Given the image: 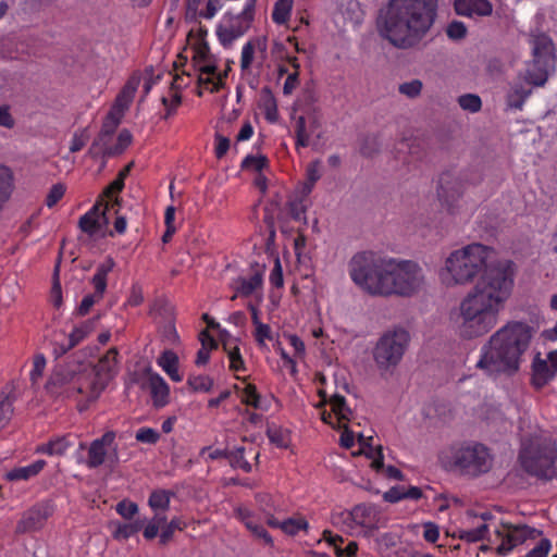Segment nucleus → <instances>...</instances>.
Returning a JSON list of instances; mask_svg holds the SVG:
<instances>
[{
	"label": "nucleus",
	"instance_id": "nucleus-28",
	"mask_svg": "<svg viewBox=\"0 0 557 557\" xmlns=\"http://www.w3.org/2000/svg\"><path fill=\"white\" fill-rule=\"evenodd\" d=\"M14 189V175L10 168L0 164V212L11 198Z\"/></svg>",
	"mask_w": 557,
	"mask_h": 557
},
{
	"label": "nucleus",
	"instance_id": "nucleus-37",
	"mask_svg": "<svg viewBox=\"0 0 557 557\" xmlns=\"http://www.w3.org/2000/svg\"><path fill=\"white\" fill-rule=\"evenodd\" d=\"M237 292L242 296H250L262 284V275L256 272L250 278H238Z\"/></svg>",
	"mask_w": 557,
	"mask_h": 557
},
{
	"label": "nucleus",
	"instance_id": "nucleus-18",
	"mask_svg": "<svg viewBox=\"0 0 557 557\" xmlns=\"http://www.w3.org/2000/svg\"><path fill=\"white\" fill-rule=\"evenodd\" d=\"M557 373V350L547 354L545 359L535 356L532 362V384L535 388L547 385Z\"/></svg>",
	"mask_w": 557,
	"mask_h": 557
},
{
	"label": "nucleus",
	"instance_id": "nucleus-2",
	"mask_svg": "<svg viewBox=\"0 0 557 557\" xmlns=\"http://www.w3.org/2000/svg\"><path fill=\"white\" fill-rule=\"evenodd\" d=\"M116 348H111L95 366L81 359L59 366L47 382L46 388L55 397L84 400V405H78L82 411L99 398L116 374Z\"/></svg>",
	"mask_w": 557,
	"mask_h": 557
},
{
	"label": "nucleus",
	"instance_id": "nucleus-61",
	"mask_svg": "<svg viewBox=\"0 0 557 557\" xmlns=\"http://www.w3.org/2000/svg\"><path fill=\"white\" fill-rule=\"evenodd\" d=\"M299 85V73L292 72L287 74V77L283 85V94L290 95Z\"/></svg>",
	"mask_w": 557,
	"mask_h": 557
},
{
	"label": "nucleus",
	"instance_id": "nucleus-1",
	"mask_svg": "<svg viewBox=\"0 0 557 557\" xmlns=\"http://www.w3.org/2000/svg\"><path fill=\"white\" fill-rule=\"evenodd\" d=\"M354 283L373 296L410 297L424 284L422 268L414 261L360 251L348 263Z\"/></svg>",
	"mask_w": 557,
	"mask_h": 557
},
{
	"label": "nucleus",
	"instance_id": "nucleus-50",
	"mask_svg": "<svg viewBox=\"0 0 557 557\" xmlns=\"http://www.w3.org/2000/svg\"><path fill=\"white\" fill-rule=\"evenodd\" d=\"M423 84L420 79H412L399 85V92L408 98H416L421 94Z\"/></svg>",
	"mask_w": 557,
	"mask_h": 557
},
{
	"label": "nucleus",
	"instance_id": "nucleus-57",
	"mask_svg": "<svg viewBox=\"0 0 557 557\" xmlns=\"http://www.w3.org/2000/svg\"><path fill=\"white\" fill-rule=\"evenodd\" d=\"M552 545L549 540L542 539L540 543L532 548L524 557H547Z\"/></svg>",
	"mask_w": 557,
	"mask_h": 557
},
{
	"label": "nucleus",
	"instance_id": "nucleus-13",
	"mask_svg": "<svg viewBox=\"0 0 557 557\" xmlns=\"http://www.w3.org/2000/svg\"><path fill=\"white\" fill-rule=\"evenodd\" d=\"M194 61L199 69L198 75V96H202L203 90L218 92L224 86L226 73L218 71V66L211 61L209 46L203 42L195 48Z\"/></svg>",
	"mask_w": 557,
	"mask_h": 557
},
{
	"label": "nucleus",
	"instance_id": "nucleus-23",
	"mask_svg": "<svg viewBox=\"0 0 557 557\" xmlns=\"http://www.w3.org/2000/svg\"><path fill=\"white\" fill-rule=\"evenodd\" d=\"M455 12L465 17H487L493 13V4L490 0H455Z\"/></svg>",
	"mask_w": 557,
	"mask_h": 557
},
{
	"label": "nucleus",
	"instance_id": "nucleus-34",
	"mask_svg": "<svg viewBox=\"0 0 557 557\" xmlns=\"http://www.w3.org/2000/svg\"><path fill=\"white\" fill-rule=\"evenodd\" d=\"M330 404L332 406V411L337 417L338 422L349 421L351 419L352 412L347 406L344 396L334 394L330 399Z\"/></svg>",
	"mask_w": 557,
	"mask_h": 557
},
{
	"label": "nucleus",
	"instance_id": "nucleus-31",
	"mask_svg": "<svg viewBox=\"0 0 557 557\" xmlns=\"http://www.w3.org/2000/svg\"><path fill=\"white\" fill-rule=\"evenodd\" d=\"M45 465V460H37L29 466L13 469L7 473V479L9 481L28 480L37 475L44 469Z\"/></svg>",
	"mask_w": 557,
	"mask_h": 557
},
{
	"label": "nucleus",
	"instance_id": "nucleus-9",
	"mask_svg": "<svg viewBox=\"0 0 557 557\" xmlns=\"http://www.w3.org/2000/svg\"><path fill=\"white\" fill-rule=\"evenodd\" d=\"M459 334L462 338L472 339L488 333L498 321L499 310L466 296L459 306Z\"/></svg>",
	"mask_w": 557,
	"mask_h": 557
},
{
	"label": "nucleus",
	"instance_id": "nucleus-4",
	"mask_svg": "<svg viewBox=\"0 0 557 557\" xmlns=\"http://www.w3.org/2000/svg\"><path fill=\"white\" fill-rule=\"evenodd\" d=\"M533 329L519 321H511L497 330L481 347L475 367L487 375H513L528 350Z\"/></svg>",
	"mask_w": 557,
	"mask_h": 557
},
{
	"label": "nucleus",
	"instance_id": "nucleus-64",
	"mask_svg": "<svg viewBox=\"0 0 557 557\" xmlns=\"http://www.w3.org/2000/svg\"><path fill=\"white\" fill-rule=\"evenodd\" d=\"M423 537L430 543H435L438 540L440 531L438 527L432 522L424 523L423 525Z\"/></svg>",
	"mask_w": 557,
	"mask_h": 557
},
{
	"label": "nucleus",
	"instance_id": "nucleus-43",
	"mask_svg": "<svg viewBox=\"0 0 557 557\" xmlns=\"http://www.w3.org/2000/svg\"><path fill=\"white\" fill-rule=\"evenodd\" d=\"M186 528V523L182 521L180 518H173L169 523H166L161 533L159 542L161 545H166L171 539L173 537V534L175 530H184Z\"/></svg>",
	"mask_w": 557,
	"mask_h": 557
},
{
	"label": "nucleus",
	"instance_id": "nucleus-51",
	"mask_svg": "<svg viewBox=\"0 0 557 557\" xmlns=\"http://www.w3.org/2000/svg\"><path fill=\"white\" fill-rule=\"evenodd\" d=\"M12 403L4 393H0V428H3L11 418Z\"/></svg>",
	"mask_w": 557,
	"mask_h": 557
},
{
	"label": "nucleus",
	"instance_id": "nucleus-33",
	"mask_svg": "<svg viewBox=\"0 0 557 557\" xmlns=\"http://www.w3.org/2000/svg\"><path fill=\"white\" fill-rule=\"evenodd\" d=\"M323 536L331 545L334 546L335 554L338 557H343V556L352 557L358 549V545L356 542H349L345 548H342L338 545V543H343V539L339 535H332V533L330 531H324Z\"/></svg>",
	"mask_w": 557,
	"mask_h": 557
},
{
	"label": "nucleus",
	"instance_id": "nucleus-47",
	"mask_svg": "<svg viewBox=\"0 0 557 557\" xmlns=\"http://www.w3.org/2000/svg\"><path fill=\"white\" fill-rule=\"evenodd\" d=\"M115 509L121 517L129 521L138 513L137 504L128 499L119 502Z\"/></svg>",
	"mask_w": 557,
	"mask_h": 557
},
{
	"label": "nucleus",
	"instance_id": "nucleus-7",
	"mask_svg": "<svg viewBox=\"0 0 557 557\" xmlns=\"http://www.w3.org/2000/svg\"><path fill=\"white\" fill-rule=\"evenodd\" d=\"M518 461L531 476L549 481L556 476L557 446L548 436L534 435L524 438L519 450Z\"/></svg>",
	"mask_w": 557,
	"mask_h": 557
},
{
	"label": "nucleus",
	"instance_id": "nucleus-39",
	"mask_svg": "<svg viewBox=\"0 0 557 557\" xmlns=\"http://www.w3.org/2000/svg\"><path fill=\"white\" fill-rule=\"evenodd\" d=\"M94 329L95 320L85 321L79 326L75 327L69 335L70 347H75L76 345H78L88 334H90L94 331Z\"/></svg>",
	"mask_w": 557,
	"mask_h": 557
},
{
	"label": "nucleus",
	"instance_id": "nucleus-56",
	"mask_svg": "<svg viewBox=\"0 0 557 557\" xmlns=\"http://www.w3.org/2000/svg\"><path fill=\"white\" fill-rule=\"evenodd\" d=\"M245 397L243 398V401L249 406H252L255 408L260 407V395L257 392V388L252 384H248L244 389Z\"/></svg>",
	"mask_w": 557,
	"mask_h": 557
},
{
	"label": "nucleus",
	"instance_id": "nucleus-46",
	"mask_svg": "<svg viewBox=\"0 0 557 557\" xmlns=\"http://www.w3.org/2000/svg\"><path fill=\"white\" fill-rule=\"evenodd\" d=\"M468 28L461 21L454 20L446 26V35L451 40H461L467 36Z\"/></svg>",
	"mask_w": 557,
	"mask_h": 557
},
{
	"label": "nucleus",
	"instance_id": "nucleus-17",
	"mask_svg": "<svg viewBox=\"0 0 557 557\" xmlns=\"http://www.w3.org/2000/svg\"><path fill=\"white\" fill-rule=\"evenodd\" d=\"M114 265L115 262L111 257H108L104 262L98 265L91 280L95 287V294L87 295L83 298L79 307L77 308L78 315L87 314L90 308L102 298L107 288V276L113 270Z\"/></svg>",
	"mask_w": 557,
	"mask_h": 557
},
{
	"label": "nucleus",
	"instance_id": "nucleus-30",
	"mask_svg": "<svg viewBox=\"0 0 557 557\" xmlns=\"http://www.w3.org/2000/svg\"><path fill=\"white\" fill-rule=\"evenodd\" d=\"M158 364L164 372L175 382L182 381V375L178 373V358L172 350H165L158 358Z\"/></svg>",
	"mask_w": 557,
	"mask_h": 557
},
{
	"label": "nucleus",
	"instance_id": "nucleus-41",
	"mask_svg": "<svg viewBox=\"0 0 557 557\" xmlns=\"http://www.w3.org/2000/svg\"><path fill=\"white\" fill-rule=\"evenodd\" d=\"M309 524L305 518H288L282 521L281 530L287 535H296L299 531H307Z\"/></svg>",
	"mask_w": 557,
	"mask_h": 557
},
{
	"label": "nucleus",
	"instance_id": "nucleus-16",
	"mask_svg": "<svg viewBox=\"0 0 557 557\" xmlns=\"http://www.w3.org/2000/svg\"><path fill=\"white\" fill-rule=\"evenodd\" d=\"M542 535V531L527 524L503 523L502 529L496 530V536L502 540L496 552L499 555H507L518 545L528 540H536Z\"/></svg>",
	"mask_w": 557,
	"mask_h": 557
},
{
	"label": "nucleus",
	"instance_id": "nucleus-62",
	"mask_svg": "<svg viewBox=\"0 0 557 557\" xmlns=\"http://www.w3.org/2000/svg\"><path fill=\"white\" fill-rule=\"evenodd\" d=\"M255 331V337L257 343L262 346L264 345V339H271V327L264 323H258Z\"/></svg>",
	"mask_w": 557,
	"mask_h": 557
},
{
	"label": "nucleus",
	"instance_id": "nucleus-20",
	"mask_svg": "<svg viewBox=\"0 0 557 557\" xmlns=\"http://www.w3.org/2000/svg\"><path fill=\"white\" fill-rule=\"evenodd\" d=\"M349 515L354 522L371 530L385 528L387 523V518L382 513L379 507L371 504L357 505Z\"/></svg>",
	"mask_w": 557,
	"mask_h": 557
},
{
	"label": "nucleus",
	"instance_id": "nucleus-55",
	"mask_svg": "<svg viewBox=\"0 0 557 557\" xmlns=\"http://www.w3.org/2000/svg\"><path fill=\"white\" fill-rule=\"evenodd\" d=\"M64 193L65 186L63 184H54L46 197L47 207L52 208L64 196Z\"/></svg>",
	"mask_w": 557,
	"mask_h": 557
},
{
	"label": "nucleus",
	"instance_id": "nucleus-29",
	"mask_svg": "<svg viewBox=\"0 0 557 557\" xmlns=\"http://www.w3.org/2000/svg\"><path fill=\"white\" fill-rule=\"evenodd\" d=\"M111 525L114 528L113 537L117 541L127 540L128 537L136 534L144 527V521L139 519L131 520L128 522H111Z\"/></svg>",
	"mask_w": 557,
	"mask_h": 557
},
{
	"label": "nucleus",
	"instance_id": "nucleus-54",
	"mask_svg": "<svg viewBox=\"0 0 557 557\" xmlns=\"http://www.w3.org/2000/svg\"><path fill=\"white\" fill-rule=\"evenodd\" d=\"M320 174L318 171V162H311L307 168V182L305 183L304 189L306 194L311 193L313 185L319 180Z\"/></svg>",
	"mask_w": 557,
	"mask_h": 557
},
{
	"label": "nucleus",
	"instance_id": "nucleus-48",
	"mask_svg": "<svg viewBox=\"0 0 557 557\" xmlns=\"http://www.w3.org/2000/svg\"><path fill=\"white\" fill-rule=\"evenodd\" d=\"M187 383L194 392H209L213 386V380L206 375L189 376Z\"/></svg>",
	"mask_w": 557,
	"mask_h": 557
},
{
	"label": "nucleus",
	"instance_id": "nucleus-44",
	"mask_svg": "<svg viewBox=\"0 0 557 557\" xmlns=\"http://www.w3.org/2000/svg\"><path fill=\"white\" fill-rule=\"evenodd\" d=\"M268 159L263 154L247 156L242 162V169L246 171H255L261 173L267 166Z\"/></svg>",
	"mask_w": 557,
	"mask_h": 557
},
{
	"label": "nucleus",
	"instance_id": "nucleus-53",
	"mask_svg": "<svg viewBox=\"0 0 557 557\" xmlns=\"http://www.w3.org/2000/svg\"><path fill=\"white\" fill-rule=\"evenodd\" d=\"M181 102H182V97L176 91L172 92L170 98L162 97V103L166 111L164 117H170L176 111V109L180 107Z\"/></svg>",
	"mask_w": 557,
	"mask_h": 557
},
{
	"label": "nucleus",
	"instance_id": "nucleus-8",
	"mask_svg": "<svg viewBox=\"0 0 557 557\" xmlns=\"http://www.w3.org/2000/svg\"><path fill=\"white\" fill-rule=\"evenodd\" d=\"M447 458L451 469L469 478H478L490 472L494 463L490 448L478 442L453 445Z\"/></svg>",
	"mask_w": 557,
	"mask_h": 557
},
{
	"label": "nucleus",
	"instance_id": "nucleus-63",
	"mask_svg": "<svg viewBox=\"0 0 557 557\" xmlns=\"http://www.w3.org/2000/svg\"><path fill=\"white\" fill-rule=\"evenodd\" d=\"M359 152L366 158H373L380 152L377 141H362L359 147Z\"/></svg>",
	"mask_w": 557,
	"mask_h": 557
},
{
	"label": "nucleus",
	"instance_id": "nucleus-60",
	"mask_svg": "<svg viewBox=\"0 0 557 557\" xmlns=\"http://www.w3.org/2000/svg\"><path fill=\"white\" fill-rule=\"evenodd\" d=\"M383 498L388 503H397L405 499V486H394L384 493Z\"/></svg>",
	"mask_w": 557,
	"mask_h": 557
},
{
	"label": "nucleus",
	"instance_id": "nucleus-14",
	"mask_svg": "<svg viewBox=\"0 0 557 557\" xmlns=\"http://www.w3.org/2000/svg\"><path fill=\"white\" fill-rule=\"evenodd\" d=\"M256 13L246 11L245 8L239 13L232 14L226 12L222 23L216 28V36L224 46H231L236 39L244 36L251 27Z\"/></svg>",
	"mask_w": 557,
	"mask_h": 557
},
{
	"label": "nucleus",
	"instance_id": "nucleus-25",
	"mask_svg": "<svg viewBox=\"0 0 557 557\" xmlns=\"http://www.w3.org/2000/svg\"><path fill=\"white\" fill-rule=\"evenodd\" d=\"M49 516L50 509L48 506H35L23 515L17 523L16 530L21 533L35 531L42 527Z\"/></svg>",
	"mask_w": 557,
	"mask_h": 557
},
{
	"label": "nucleus",
	"instance_id": "nucleus-22",
	"mask_svg": "<svg viewBox=\"0 0 557 557\" xmlns=\"http://www.w3.org/2000/svg\"><path fill=\"white\" fill-rule=\"evenodd\" d=\"M108 209V202L103 203L102 200H98L87 213L81 216L78 227L90 236L95 235L101 227V219L104 223H108L106 215Z\"/></svg>",
	"mask_w": 557,
	"mask_h": 557
},
{
	"label": "nucleus",
	"instance_id": "nucleus-40",
	"mask_svg": "<svg viewBox=\"0 0 557 557\" xmlns=\"http://www.w3.org/2000/svg\"><path fill=\"white\" fill-rule=\"evenodd\" d=\"M124 116L116 114L115 112L109 110L107 115L103 119L100 136L108 137L115 133L116 128L121 124V121Z\"/></svg>",
	"mask_w": 557,
	"mask_h": 557
},
{
	"label": "nucleus",
	"instance_id": "nucleus-35",
	"mask_svg": "<svg viewBox=\"0 0 557 557\" xmlns=\"http://www.w3.org/2000/svg\"><path fill=\"white\" fill-rule=\"evenodd\" d=\"M171 495L166 490H156L150 494L148 504L154 511H165L170 507Z\"/></svg>",
	"mask_w": 557,
	"mask_h": 557
},
{
	"label": "nucleus",
	"instance_id": "nucleus-59",
	"mask_svg": "<svg viewBox=\"0 0 557 557\" xmlns=\"http://www.w3.org/2000/svg\"><path fill=\"white\" fill-rule=\"evenodd\" d=\"M256 500L259 505L260 510L263 513H269L274 509V503L272 496L267 493H259L256 495Z\"/></svg>",
	"mask_w": 557,
	"mask_h": 557
},
{
	"label": "nucleus",
	"instance_id": "nucleus-3",
	"mask_svg": "<svg viewBox=\"0 0 557 557\" xmlns=\"http://www.w3.org/2000/svg\"><path fill=\"white\" fill-rule=\"evenodd\" d=\"M437 16V0H389L380 11V35L398 49L417 47Z\"/></svg>",
	"mask_w": 557,
	"mask_h": 557
},
{
	"label": "nucleus",
	"instance_id": "nucleus-32",
	"mask_svg": "<svg viewBox=\"0 0 557 557\" xmlns=\"http://www.w3.org/2000/svg\"><path fill=\"white\" fill-rule=\"evenodd\" d=\"M70 435L57 437L54 440L49 441L47 444L39 446L37 448V451L51 456H62L65 454L67 448L72 446V442L70 441Z\"/></svg>",
	"mask_w": 557,
	"mask_h": 557
},
{
	"label": "nucleus",
	"instance_id": "nucleus-6",
	"mask_svg": "<svg viewBox=\"0 0 557 557\" xmlns=\"http://www.w3.org/2000/svg\"><path fill=\"white\" fill-rule=\"evenodd\" d=\"M493 250L482 244H470L454 250L441 272L442 282L448 286L473 283L492 261Z\"/></svg>",
	"mask_w": 557,
	"mask_h": 557
},
{
	"label": "nucleus",
	"instance_id": "nucleus-52",
	"mask_svg": "<svg viewBox=\"0 0 557 557\" xmlns=\"http://www.w3.org/2000/svg\"><path fill=\"white\" fill-rule=\"evenodd\" d=\"M135 438L140 443L156 444L160 438V434L154 429L141 428L136 432Z\"/></svg>",
	"mask_w": 557,
	"mask_h": 557
},
{
	"label": "nucleus",
	"instance_id": "nucleus-45",
	"mask_svg": "<svg viewBox=\"0 0 557 557\" xmlns=\"http://www.w3.org/2000/svg\"><path fill=\"white\" fill-rule=\"evenodd\" d=\"M458 103L461 109L469 111L471 113H475L480 111L482 107L481 98L474 94H466L458 98Z\"/></svg>",
	"mask_w": 557,
	"mask_h": 557
},
{
	"label": "nucleus",
	"instance_id": "nucleus-36",
	"mask_svg": "<svg viewBox=\"0 0 557 557\" xmlns=\"http://www.w3.org/2000/svg\"><path fill=\"white\" fill-rule=\"evenodd\" d=\"M532 90L522 85H516L512 87L511 91L508 94V104L511 108L521 110L523 103L531 95Z\"/></svg>",
	"mask_w": 557,
	"mask_h": 557
},
{
	"label": "nucleus",
	"instance_id": "nucleus-10",
	"mask_svg": "<svg viewBox=\"0 0 557 557\" xmlns=\"http://www.w3.org/2000/svg\"><path fill=\"white\" fill-rule=\"evenodd\" d=\"M410 334L401 326L385 331L377 339L373 349V358L379 369L396 368L409 346Z\"/></svg>",
	"mask_w": 557,
	"mask_h": 557
},
{
	"label": "nucleus",
	"instance_id": "nucleus-27",
	"mask_svg": "<svg viewBox=\"0 0 557 557\" xmlns=\"http://www.w3.org/2000/svg\"><path fill=\"white\" fill-rule=\"evenodd\" d=\"M257 107L268 122L273 123L277 121V102L270 87L264 86L260 90Z\"/></svg>",
	"mask_w": 557,
	"mask_h": 557
},
{
	"label": "nucleus",
	"instance_id": "nucleus-49",
	"mask_svg": "<svg viewBox=\"0 0 557 557\" xmlns=\"http://www.w3.org/2000/svg\"><path fill=\"white\" fill-rule=\"evenodd\" d=\"M267 435L272 444H275L280 448H286L288 446L287 432L280 428H268Z\"/></svg>",
	"mask_w": 557,
	"mask_h": 557
},
{
	"label": "nucleus",
	"instance_id": "nucleus-19",
	"mask_svg": "<svg viewBox=\"0 0 557 557\" xmlns=\"http://www.w3.org/2000/svg\"><path fill=\"white\" fill-rule=\"evenodd\" d=\"M267 39L265 38H257L255 40L247 41L242 48L240 54V70L244 77H246L248 86L256 90L259 86L258 76L251 73V64L255 57V51L258 49L261 53L267 52Z\"/></svg>",
	"mask_w": 557,
	"mask_h": 557
},
{
	"label": "nucleus",
	"instance_id": "nucleus-21",
	"mask_svg": "<svg viewBox=\"0 0 557 557\" xmlns=\"http://www.w3.org/2000/svg\"><path fill=\"white\" fill-rule=\"evenodd\" d=\"M145 381L143 388H148L151 395L152 405L156 408H162L170 401V388L166 382L158 373H153L150 368L144 371Z\"/></svg>",
	"mask_w": 557,
	"mask_h": 557
},
{
	"label": "nucleus",
	"instance_id": "nucleus-38",
	"mask_svg": "<svg viewBox=\"0 0 557 557\" xmlns=\"http://www.w3.org/2000/svg\"><path fill=\"white\" fill-rule=\"evenodd\" d=\"M292 12V0H278L272 12V20L274 23L282 25L285 24Z\"/></svg>",
	"mask_w": 557,
	"mask_h": 557
},
{
	"label": "nucleus",
	"instance_id": "nucleus-24",
	"mask_svg": "<svg viewBox=\"0 0 557 557\" xmlns=\"http://www.w3.org/2000/svg\"><path fill=\"white\" fill-rule=\"evenodd\" d=\"M235 516L245 524V527L252 533L253 536L263 540L267 545L273 546L272 536L259 522V519L255 512L245 507H237L235 509Z\"/></svg>",
	"mask_w": 557,
	"mask_h": 557
},
{
	"label": "nucleus",
	"instance_id": "nucleus-12",
	"mask_svg": "<svg viewBox=\"0 0 557 557\" xmlns=\"http://www.w3.org/2000/svg\"><path fill=\"white\" fill-rule=\"evenodd\" d=\"M553 50V41L546 35H539L533 38V60L525 72V81L529 84L543 86L547 82L548 74L555 66Z\"/></svg>",
	"mask_w": 557,
	"mask_h": 557
},
{
	"label": "nucleus",
	"instance_id": "nucleus-15",
	"mask_svg": "<svg viewBox=\"0 0 557 557\" xmlns=\"http://www.w3.org/2000/svg\"><path fill=\"white\" fill-rule=\"evenodd\" d=\"M115 432L107 431L100 438L94 440L89 447L85 465L89 469H96L108 463L114 467L119 462L117 445L115 444Z\"/></svg>",
	"mask_w": 557,
	"mask_h": 557
},
{
	"label": "nucleus",
	"instance_id": "nucleus-42",
	"mask_svg": "<svg viewBox=\"0 0 557 557\" xmlns=\"http://www.w3.org/2000/svg\"><path fill=\"white\" fill-rule=\"evenodd\" d=\"M244 447H236L232 450H227V459L232 467L239 468L245 472H250L251 465L244 458Z\"/></svg>",
	"mask_w": 557,
	"mask_h": 557
},
{
	"label": "nucleus",
	"instance_id": "nucleus-11",
	"mask_svg": "<svg viewBox=\"0 0 557 557\" xmlns=\"http://www.w3.org/2000/svg\"><path fill=\"white\" fill-rule=\"evenodd\" d=\"M481 181L482 176L478 173L472 177L468 174L460 175L453 171H445L441 173L436 188V195L441 206L449 214L458 213L466 183L475 185Z\"/></svg>",
	"mask_w": 557,
	"mask_h": 557
},
{
	"label": "nucleus",
	"instance_id": "nucleus-26",
	"mask_svg": "<svg viewBox=\"0 0 557 557\" xmlns=\"http://www.w3.org/2000/svg\"><path fill=\"white\" fill-rule=\"evenodd\" d=\"M138 84L139 82L136 78H129L117 94L110 110L124 116L134 100Z\"/></svg>",
	"mask_w": 557,
	"mask_h": 557
},
{
	"label": "nucleus",
	"instance_id": "nucleus-5",
	"mask_svg": "<svg viewBox=\"0 0 557 557\" xmlns=\"http://www.w3.org/2000/svg\"><path fill=\"white\" fill-rule=\"evenodd\" d=\"M513 278L511 261L492 260L467 296L500 311L511 295Z\"/></svg>",
	"mask_w": 557,
	"mask_h": 557
},
{
	"label": "nucleus",
	"instance_id": "nucleus-58",
	"mask_svg": "<svg viewBox=\"0 0 557 557\" xmlns=\"http://www.w3.org/2000/svg\"><path fill=\"white\" fill-rule=\"evenodd\" d=\"M124 178H122L121 176H116V178L109 185L104 188V190L102 191L101 194V197L99 200H102L103 201V198H111V196L114 194V193H120L123 190L124 188Z\"/></svg>",
	"mask_w": 557,
	"mask_h": 557
}]
</instances>
